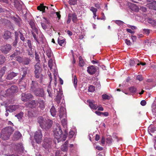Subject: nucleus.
<instances>
[{
  "mask_svg": "<svg viewBox=\"0 0 156 156\" xmlns=\"http://www.w3.org/2000/svg\"><path fill=\"white\" fill-rule=\"evenodd\" d=\"M65 134L63 135L62 133V130L59 124L57 126L54 130V134L55 137L57 140L58 142L61 141H64L66 140L67 134V131L65 130Z\"/></svg>",
  "mask_w": 156,
  "mask_h": 156,
  "instance_id": "f257e3e1",
  "label": "nucleus"
},
{
  "mask_svg": "<svg viewBox=\"0 0 156 156\" xmlns=\"http://www.w3.org/2000/svg\"><path fill=\"white\" fill-rule=\"evenodd\" d=\"M37 122L42 129L47 130L50 129L52 126V121L49 119H46L42 117H39L37 119Z\"/></svg>",
  "mask_w": 156,
  "mask_h": 156,
  "instance_id": "f03ea898",
  "label": "nucleus"
},
{
  "mask_svg": "<svg viewBox=\"0 0 156 156\" xmlns=\"http://www.w3.org/2000/svg\"><path fill=\"white\" fill-rule=\"evenodd\" d=\"M13 131V128L10 126L5 127L2 131L1 137L4 140H8Z\"/></svg>",
  "mask_w": 156,
  "mask_h": 156,
  "instance_id": "7ed1b4c3",
  "label": "nucleus"
},
{
  "mask_svg": "<svg viewBox=\"0 0 156 156\" xmlns=\"http://www.w3.org/2000/svg\"><path fill=\"white\" fill-rule=\"evenodd\" d=\"M34 137L36 142L38 144H40L42 141V137L41 130H38L36 131L34 133Z\"/></svg>",
  "mask_w": 156,
  "mask_h": 156,
  "instance_id": "20e7f679",
  "label": "nucleus"
},
{
  "mask_svg": "<svg viewBox=\"0 0 156 156\" xmlns=\"http://www.w3.org/2000/svg\"><path fill=\"white\" fill-rule=\"evenodd\" d=\"M11 46L8 44L1 46L0 47V50L3 53L7 54L11 50Z\"/></svg>",
  "mask_w": 156,
  "mask_h": 156,
  "instance_id": "39448f33",
  "label": "nucleus"
},
{
  "mask_svg": "<svg viewBox=\"0 0 156 156\" xmlns=\"http://www.w3.org/2000/svg\"><path fill=\"white\" fill-rule=\"evenodd\" d=\"M33 92L36 96L43 97L44 96L43 89L41 88H37Z\"/></svg>",
  "mask_w": 156,
  "mask_h": 156,
  "instance_id": "423d86ee",
  "label": "nucleus"
},
{
  "mask_svg": "<svg viewBox=\"0 0 156 156\" xmlns=\"http://www.w3.org/2000/svg\"><path fill=\"white\" fill-rule=\"evenodd\" d=\"M21 96V99L23 101H27L32 98L33 97V96L30 94H26L23 93Z\"/></svg>",
  "mask_w": 156,
  "mask_h": 156,
  "instance_id": "0eeeda50",
  "label": "nucleus"
},
{
  "mask_svg": "<svg viewBox=\"0 0 156 156\" xmlns=\"http://www.w3.org/2000/svg\"><path fill=\"white\" fill-rule=\"evenodd\" d=\"M18 91L17 88L15 86H12L9 88L7 89L6 91V93L8 94H12Z\"/></svg>",
  "mask_w": 156,
  "mask_h": 156,
  "instance_id": "6e6552de",
  "label": "nucleus"
},
{
  "mask_svg": "<svg viewBox=\"0 0 156 156\" xmlns=\"http://www.w3.org/2000/svg\"><path fill=\"white\" fill-rule=\"evenodd\" d=\"M55 90L56 91L57 94L56 96L55 100L57 102V103L59 104L61 102V100L62 98V91L61 90L59 89V91H58L57 90H55Z\"/></svg>",
  "mask_w": 156,
  "mask_h": 156,
  "instance_id": "1a4fd4ad",
  "label": "nucleus"
},
{
  "mask_svg": "<svg viewBox=\"0 0 156 156\" xmlns=\"http://www.w3.org/2000/svg\"><path fill=\"white\" fill-rule=\"evenodd\" d=\"M87 102L88 103L89 106L91 109L96 110L98 108V105L95 104L94 101L89 100L87 101Z\"/></svg>",
  "mask_w": 156,
  "mask_h": 156,
  "instance_id": "9d476101",
  "label": "nucleus"
},
{
  "mask_svg": "<svg viewBox=\"0 0 156 156\" xmlns=\"http://www.w3.org/2000/svg\"><path fill=\"white\" fill-rule=\"evenodd\" d=\"M38 105L37 101L32 100L28 103L26 104V106L31 108H34L36 107Z\"/></svg>",
  "mask_w": 156,
  "mask_h": 156,
  "instance_id": "9b49d317",
  "label": "nucleus"
},
{
  "mask_svg": "<svg viewBox=\"0 0 156 156\" xmlns=\"http://www.w3.org/2000/svg\"><path fill=\"white\" fill-rule=\"evenodd\" d=\"M96 71V69L93 66H90L87 68V72L90 75L94 74Z\"/></svg>",
  "mask_w": 156,
  "mask_h": 156,
  "instance_id": "f8f14e48",
  "label": "nucleus"
},
{
  "mask_svg": "<svg viewBox=\"0 0 156 156\" xmlns=\"http://www.w3.org/2000/svg\"><path fill=\"white\" fill-rule=\"evenodd\" d=\"M37 103L39 104V107L41 109L43 110L45 107L46 103L45 101L41 99H38L37 101Z\"/></svg>",
  "mask_w": 156,
  "mask_h": 156,
  "instance_id": "ddd939ff",
  "label": "nucleus"
},
{
  "mask_svg": "<svg viewBox=\"0 0 156 156\" xmlns=\"http://www.w3.org/2000/svg\"><path fill=\"white\" fill-rule=\"evenodd\" d=\"M18 74V73L11 72L9 73L6 76L5 79L6 80H12L14 77L16 76Z\"/></svg>",
  "mask_w": 156,
  "mask_h": 156,
  "instance_id": "4468645a",
  "label": "nucleus"
},
{
  "mask_svg": "<svg viewBox=\"0 0 156 156\" xmlns=\"http://www.w3.org/2000/svg\"><path fill=\"white\" fill-rule=\"evenodd\" d=\"M38 84L37 82L35 81H32V83L30 84V89L33 92L38 88Z\"/></svg>",
  "mask_w": 156,
  "mask_h": 156,
  "instance_id": "2eb2a0df",
  "label": "nucleus"
},
{
  "mask_svg": "<svg viewBox=\"0 0 156 156\" xmlns=\"http://www.w3.org/2000/svg\"><path fill=\"white\" fill-rule=\"evenodd\" d=\"M19 108V106L18 105H9L8 108L10 112H12L18 109Z\"/></svg>",
  "mask_w": 156,
  "mask_h": 156,
  "instance_id": "dca6fc26",
  "label": "nucleus"
},
{
  "mask_svg": "<svg viewBox=\"0 0 156 156\" xmlns=\"http://www.w3.org/2000/svg\"><path fill=\"white\" fill-rule=\"evenodd\" d=\"M146 6L150 9L156 10V2H152L147 4Z\"/></svg>",
  "mask_w": 156,
  "mask_h": 156,
  "instance_id": "f3484780",
  "label": "nucleus"
},
{
  "mask_svg": "<svg viewBox=\"0 0 156 156\" xmlns=\"http://www.w3.org/2000/svg\"><path fill=\"white\" fill-rule=\"evenodd\" d=\"M12 19L15 22V23L19 26H20L22 24V20L19 16L13 17Z\"/></svg>",
  "mask_w": 156,
  "mask_h": 156,
  "instance_id": "a211bd4d",
  "label": "nucleus"
},
{
  "mask_svg": "<svg viewBox=\"0 0 156 156\" xmlns=\"http://www.w3.org/2000/svg\"><path fill=\"white\" fill-rule=\"evenodd\" d=\"M53 65V61L52 59H50L48 62V66L50 68V70L53 72V70H54L53 74L54 76L55 74H57L56 70L55 69H53L52 68Z\"/></svg>",
  "mask_w": 156,
  "mask_h": 156,
  "instance_id": "6ab92c4d",
  "label": "nucleus"
},
{
  "mask_svg": "<svg viewBox=\"0 0 156 156\" xmlns=\"http://www.w3.org/2000/svg\"><path fill=\"white\" fill-rule=\"evenodd\" d=\"M66 109L65 108L61 107L59 109V117L60 118L63 116H66Z\"/></svg>",
  "mask_w": 156,
  "mask_h": 156,
  "instance_id": "aec40b11",
  "label": "nucleus"
},
{
  "mask_svg": "<svg viewBox=\"0 0 156 156\" xmlns=\"http://www.w3.org/2000/svg\"><path fill=\"white\" fill-rule=\"evenodd\" d=\"M68 141L66 140L61 147V149L63 151H67L68 149Z\"/></svg>",
  "mask_w": 156,
  "mask_h": 156,
  "instance_id": "412c9836",
  "label": "nucleus"
},
{
  "mask_svg": "<svg viewBox=\"0 0 156 156\" xmlns=\"http://www.w3.org/2000/svg\"><path fill=\"white\" fill-rule=\"evenodd\" d=\"M29 24L32 29L35 32H37V29L35 27L34 22L33 20H31L29 22Z\"/></svg>",
  "mask_w": 156,
  "mask_h": 156,
  "instance_id": "4be33fe9",
  "label": "nucleus"
},
{
  "mask_svg": "<svg viewBox=\"0 0 156 156\" xmlns=\"http://www.w3.org/2000/svg\"><path fill=\"white\" fill-rule=\"evenodd\" d=\"M15 35L16 36L18 37V36H19L20 39L23 41H24L25 40V38L22 33L20 31L15 32Z\"/></svg>",
  "mask_w": 156,
  "mask_h": 156,
  "instance_id": "5701e85b",
  "label": "nucleus"
},
{
  "mask_svg": "<svg viewBox=\"0 0 156 156\" xmlns=\"http://www.w3.org/2000/svg\"><path fill=\"white\" fill-rule=\"evenodd\" d=\"M130 9L133 11L137 12L139 10L138 7L134 4L131 3L130 5Z\"/></svg>",
  "mask_w": 156,
  "mask_h": 156,
  "instance_id": "b1692460",
  "label": "nucleus"
},
{
  "mask_svg": "<svg viewBox=\"0 0 156 156\" xmlns=\"http://www.w3.org/2000/svg\"><path fill=\"white\" fill-rule=\"evenodd\" d=\"M21 136L20 133L18 131H16L14 134L13 138L15 140H17L19 139Z\"/></svg>",
  "mask_w": 156,
  "mask_h": 156,
  "instance_id": "393cba45",
  "label": "nucleus"
},
{
  "mask_svg": "<svg viewBox=\"0 0 156 156\" xmlns=\"http://www.w3.org/2000/svg\"><path fill=\"white\" fill-rule=\"evenodd\" d=\"M31 61L30 58L27 57H24L23 58L22 64L23 65H28L29 64Z\"/></svg>",
  "mask_w": 156,
  "mask_h": 156,
  "instance_id": "a878e982",
  "label": "nucleus"
},
{
  "mask_svg": "<svg viewBox=\"0 0 156 156\" xmlns=\"http://www.w3.org/2000/svg\"><path fill=\"white\" fill-rule=\"evenodd\" d=\"M45 8H46L47 9H48V7L44 6L43 4H41L40 5L37 6V9L38 10H40L41 11H42L43 12H45Z\"/></svg>",
  "mask_w": 156,
  "mask_h": 156,
  "instance_id": "bb28decb",
  "label": "nucleus"
},
{
  "mask_svg": "<svg viewBox=\"0 0 156 156\" xmlns=\"http://www.w3.org/2000/svg\"><path fill=\"white\" fill-rule=\"evenodd\" d=\"M69 15L71 16L73 22V23H76L77 21V17L76 13H73L72 14H69Z\"/></svg>",
  "mask_w": 156,
  "mask_h": 156,
  "instance_id": "cd10ccee",
  "label": "nucleus"
},
{
  "mask_svg": "<svg viewBox=\"0 0 156 156\" xmlns=\"http://www.w3.org/2000/svg\"><path fill=\"white\" fill-rule=\"evenodd\" d=\"M11 34V33L10 31H5L3 36V38L5 39H8L10 37Z\"/></svg>",
  "mask_w": 156,
  "mask_h": 156,
  "instance_id": "c85d7f7f",
  "label": "nucleus"
},
{
  "mask_svg": "<svg viewBox=\"0 0 156 156\" xmlns=\"http://www.w3.org/2000/svg\"><path fill=\"white\" fill-rule=\"evenodd\" d=\"M20 53L21 52L20 50L16 49L14 51L13 53L10 56V57L12 58H14L16 57H16L18 56L19 55Z\"/></svg>",
  "mask_w": 156,
  "mask_h": 156,
  "instance_id": "c756f323",
  "label": "nucleus"
},
{
  "mask_svg": "<svg viewBox=\"0 0 156 156\" xmlns=\"http://www.w3.org/2000/svg\"><path fill=\"white\" fill-rule=\"evenodd\" d=\"M50 112L52 116L53 117H55V116L57 111L56 110L54 106H53L51 107L50 109Z\"/></svg>",
  "mask_w": 156,
  "mask_h": 156,
  "instance_id": "7c9ffc66",
  "label": "nucleus"
},
{
  "mask_svg": "<svg viewBox=\"0 0 156 156\" xmlns=\"http://www.w3.org/2000/svg\"><path fill=\"white\" fill-rule=\"evenodd\" d=\"M139 61L136 59H130L129 61V65L131 66H133L136 64H137V62H139Z\"/></svg>",
  "mask_w": 156,
  "mask_h": 156,
  "instance_id": "2f4dec72",
  "label": "nucleus"
},
{
  "mask_svg": "<svg viewBox=\"0 0 156 156\" xmlns=\"http://www.w3.org/2000/svg\"><path fill=\"white\" fill-rule=\"evenodd\" d=\"M5 61V57L2 55H0V65L3 64Z\"/></svg>",
  "mask_w": 156,
  "mask_h": 156,
  "instance_id": "473e14b6",
  "label": "nucleus"
},
{
  "mask_svg": "<svg viewBox=\"0 0 156 156\" xmlns=\"http://www.w3.org/2000/svg\"><path fill=\"white\" fill-rule=\"evenodd\" d=\"M79 66L80 67L83 66L85 64V62L83 61V59L82 58V57L81 56H80L79 57Z\"/></svg>",
  "mask_w": 156,
  "mask_h": 156,
  "instance_id": "72a5a7b5",
  "label": "nucleus"
},
{
  "mask_svg": "<svg viewBox=\"0 0 156 156\" xmlns=\"http://www.w3.org/2000/svg\"><path fill=\"white\" fill-rule=\"evenodd\" d=\"M152 111L154 115H156V104H153L152 106Z\"/></svg>",
  "mask_w": 156,
  "mask_h": 156,
  "instance_id": "f704fd0d",
  "label": "nucleus"
},
{
  "mask_svg": "<svg viewBox=\"0 0 156 156\" xmlns=\"http://www.w3.org/2000/svg\"><path fill=\"white\" fill-rule=\"evenodd\" d=\"M26 84L25 83H23V85H21V83L20 85V89L21 91H23L26 90Z\"/></svg>",
  "mask_w": 156,
  "mask_h": 156,
  "instance_id": "c9c22d12",
  "label": "nucleus"
},
{
  "mask_svg": "<svg viewBox=\"0 0 156 156\" xmlns=\"http://www.w3.org/2000/svg\"><path fill=\"white\" fill-rule=\"evenodd\" d=\"M62 124L63 127L64 128H66L67 124V120L66 119H64L62 120Z\"/></svg>",
  "mask_w": 156,
  "mask_h": 156,
  "instance_id": "e433bc0d",
  "label": "nucleus"
},
{
  "mask_svg": "<svg viewBox=\"0 0 156 156\" xmlns=\"http://www.w3.org/2000/svg\"><path fill=\"white\" fill-rule=\"evenodd\" d=\"M39 62H37L35 65V70H37V71H41V69L40 66Z\"/></svg>",
  "mask_w": 156,
  "mask_h": 156,
  "instance_id": "4c0bfd02",
  "label": "nucleus"
},
{
  "mask_svg": "<svg viewBox=\"0 0 156 156\" xmlns=\"http://www.w3.org/2000/svg\"><path fill=\"white\" fill-rule=\"evenodd\" d=\"M58 42L59 45L61 46H62L65 44V40L64 39L60 40V39L58 38Z\"/></svg>",
  "mask_w": 156,
  "mask_h": 156,
  "instance_id": "58836bf2",
  "label": "nucleus"
},
{
  "mask_svg": "<svg viewBox=\"0 0 156 156\" xmlns=\"http://www.w3.org/2000/svg\"><path fill=\"white\" fill-rule=\"evenodd\" d=\"M74 87L76 88L77 86V80L76 76H74L73 79Z\"/></svg>",
  "mask_w": 156,
  "mask_h": 156,
  "instance_id": "ea45409f",
  "label": "nucleus"
},
{
  "mask_svg": "<svg viewBox=\"0 0 156 156\" xmlns=\"http://www.w3.org/2000/svg\"><path fill=\"white\" fill-rule=\"evenodd\" d=\"M102 98L103 99L110 100L111 98L110 96L107 94H103L102 95Z\"/></svg>",
  "mask_w": 156,
  "mask_h": 156,
  "instance_id": "a19ab883",
  "label": "nucleus"
},
{
  "mask_svg": "<svg viewBox=\"0 0 156 156\" xmlns=\"http://www.w3.org/2000/svg\"><path fill=\"white\" fill-rule=\"evenodd\" d=\"M41 71H37V70H35V76L37 78H39L40 75H41Z\"/></svg>",
  "mask_w": 156,
  "mask_h": 156,
  "instance_id": "79ce46f5",
  "label": "nucleus"
},
{
  "mask_svg": "<svg viewBox=\"0 0 156 156\" xmlns=\"http://www.w3.org/2000/svg\"><path fill=\"white\" fill-rule=\"evenodd\" d=\"M23 113L22 112H20L19 113L15 115L19 119H20L22 118Z\"/></svg>",
  "mask_w": 156,
  "mask_h": 156,
  "instance_id": "37998d69",
  "label": "nucleus"
},
{
  "mask_svg": "<svg viewBox=\"0 0 156 156\" xmlns=\"http://www.w3.org/2000/svg\"><path fill=\"white\" fill-rule=\"evenodd\" d=\"M136 88L134 87H132L129 88V91L132 93H134L136 91Z\"/></svg>",
  "mask_w": 156,
  "mask_h": 156,
  "instance_id": "c03bdc74",
  "label": "nucleus"
},
{
  "mask_svg": "<svg viewBox=\"0 0 156 156\" xmlns=\"http://www.w3.org/2000/svg\"><path fill=\"white\" fill-rule=\"evenodd\" d=\"M23 58L20 56H17L16 57V60L20 63H22Z\"/></svg>",
  "mask_w": 156,
  "mask_h": 156,
  "instance_id": "a18cd8bd",
  "label": "nucleus"
},
{
  "mask_svg": "<svg viewBox=\"0 0 156 156\" xmlns=\"http://www.w3.org/2000/svg\"><path fill=\"white\" fill-rule=\"evenodd\" d=\"M77 0H69V4L71 5H74L77 3Z\"/></svg>",
  "mask_w": 156,
  "mask_h": 156,
  "instance_id": "49530a36",
  "label": "nucleus"
},
{
  "mask_svg": "<svg viewBox=\"0 0 156 156\" xmlns=\"http://www.w3.org/2000/svg\"><path fill=\"white\" fill-rule=\"evenodd\" d=\"M47 55L49 58H50L52 55L51 51L50 49L48 50L46 52Z\"/></svg>",
  "mask_w": 156,
  "mask_h": 156,
  "instance_id": "de8ad7c7",
  "label": "nucleus"
},
{
  "mask_svg": "<svg viewBox=\"0 0 156 156\" xmlns=\"http://www.w3.org/2000/svg\"><path fill=\"white\" fill-rule=\"evenodd\" d=\"M6 70L7 68L5 66H3L0 70V73L4 75Z\"/></svg>",
  "mask_w": 156,
  "mask_h": 156,
  "instance_id": "09e8293b",
  "label": "nucleus"
},
{
  "mask_svg": "<svg viewBox=\"0 0 156 156\" xmlns=\"http://www.w3.org/2000/svg\"><path fill=\"white\" fill-rule=\"evenodd\" d=\"M47 91L48 93L49 96L51 97L52 96V89L50 87H48L47 90Z\"/></svg>",
  "mask_w": 156,
  "mask_h": 156,
  "instance_id": "8fccbe9b",
  "label": "nucleus"
},
{
  "mask_svg": "<svg viewBox=\"0 0 156 156\" xmlns=\"http://www.w3.org/2000/svg\"><path fill=\"white\" fill-rule=\"evenodd\" d=\"M95 87L92 85L90 86L89 87L88 90L90 92H92L94 91Z\"/></svg>",
  "mask_w": 156,
  "mask_h": 156,
  "instance_id": "3c124183",
  "label": "nucleus"
},
{
  "mask_svg": "<svg viewBox=\"0 0 156 156\" xmlns=\"http://www.w3.org/2000/svg\"><path fill=\"white\" fill-rule=\"evenodd\" d=\"M112 142V139L111 136H109L106 139V142L107 144H111Z\"/></svg>",
  "mask_w": 156,
  "mask_h": 156,
  "instance_id": "603ef678",
  "label": "nucleus"
},
{
  "mask_svg": "<svg viewBox=\"0 0 156 156\" xmlns=\"http://www.w3.org/2000/svg\"><path fill=\"white\" fill-rule=\"evenodd\" d=\"M18 37L15 36V40L13 43V45L14 47L16 46L17 45V43L18 42Z\"/></svg>",
  "mask_w": 156,
  "mask_h": 156,
  "instance_id": "864d4df0",
  "label": "nucleus"
},
{
  "mask_svg": "<svg viewBox=\"0 0 156 156\" xmlns=\"http://www.w3.org/2000/svg\"><path fill=\"white\" fill-rule=\"evenodd\" d=\"M74 134V131L73 130H71L69 132V138H72L73 137Z\"/></svg>",
  "mask_w": 156,
  "mask_h": 156,
  "instance_id": "5fc2aeb1",
  "label": "nucleus"
},
{
  "mask_svg": "<svg viewBox=\"0 0 156 156\" xmlns=\"http://www.w3.org/2000/svg\"><path fill=\"white\" fill-rule=\"evenodd\" d=\"M35 59L37 61V62H40V57L39 55L36 52L35 53Z\"/></svg>",
  "mask_w": 156,
  "mask_h": 156,
  "instance_id": "6e6d98bb",
  "label": "nucleus"
},
{
  "mask_svg": "<svg viewBox=\"0 0 156 156\" xmlns=\"http://www.w3.org/2000/svg\"><path fill=\"white\" fill-rule=\"evenodd\" d=\"M90 10L93 12V13H96L97 11V9L94 8L93 7H91L90 8Z\"/></svg>",
  "mask_w": 156,
  "mask_h": 156,
  "instance_id": "4d7b16f0",
  "label": "nucleus"
},
{
  "mask_svg": "<svg viewBox=\"0 0 156 156\" xmlns=\"http://www.w3.org/2000/svg\"><path fill=\"white\" fill-rule=\"evenodd\" d=\"M27 44L29 48L31 49H32V45L31 44V41L30 40H27Z\"/></svg>",
  "mask_w": 156,
  "mask_h": 156,
  "instance_id": "13d9d810",
  "label": "nucleus"
},
{
  "mask_svg": "<svg viewBox=\"0 0 156 156\" xmlns=\"http://www.w3.org/2000/svg\"><path fill=\"white\" fill-rule=\"evenodd\" d=\"M115 23L119 25H121L123 24L124 23V22L122 21L118 20L115 21Z\"/></svg>",
  "mask_w": 156,
  "mask_h": 156,
  "instance_id": "bf43d9fd",
  "label": "nucleus"
},
{
  "mask_svg": "<svg viewBox=\"0 0 156 156\" xmlns=\"http://www.w3.org/2000/svg\"><path fill=\"white\" fill-rule=\"evenodd\" d=\"M105 143V139L104 136H102L101 140V144L104 145Z\"/></svg>",
  "mask_w": 156,
  "mask_h": 156,
  "instance_id": "052dcab7",
  "label": "nucleus"
},
{
  "mask_svg": "<svg viewBox=\"0 0 156 156\" xmlns=\"http://www.w3.org/2000/svg\"><path fill=\"white\" fill-rule=\"evenodd\" d=\"M143 31L146 34L148 35L150 33V30L149 29H144Z\"/></svg>",
  "mask_w": 156,
  "mask_h": 156,
  "instance_id": "680f3d73",
  "label": "nucleus"
},
{
  "mask_svg": "<svg viewBox=\"0 0 156 156\" xmlns=\"http://www.w3.org/2000/svg\"><path fill=\"white\" fill-rule=\"evenodd\" d=\"M126 43L128 45L130 46L131 44V43L130 40L127 39H126L125 41Z\"/></svg>",
  "mask_w": 156,
  "mask_h": 156,
  "instance_id": "e2e57ef3",
  "label": "nucleus"
},
{
  "mask_svg": "<svg viewBox=\"0 0 156 156\" xmlns=\"http://www.w3.org/2000/svg\"><path fill=\"white\" fill-rule=\"evenodd\" d=\"M140 10L143 12H146L147 10V8L144 7H141L140 8Z\"/></svg>",
  "mask_w": 156,
  "mask_h": 156,
  "instance_id": "0e129e2a",
  "label": "nucleus"
},
{
  "mask_svg": "<svg viewBox=\"0 0 156 156\" xmlns=\"http://www.w3.org/2000/svg\"><path fill=\"white\" fill-rule=\"evenodd\" d=\"M136 79L140 81H141L143 80V77L141 75H138L136 77Z\"/></svg>",
  "mask_w": 156,
  "mask_h": 156,
  "instance_id": "69168bd1",
  "label": "nucleus"
},
{
  "mask_svg": "<svg viewBox=\"0 0 156 156\" xmlns=\"http://www.w3.org/2000/svg\"><path fill=\"white\" fill-rule=\"evenodd\" d=\"M95 85L96 86V87L98 88H100L101 87V85L99 82H97L95 84Z\"/></svg>",
  "mask_w": 156,
  "mask_h": 156,
  "instance_id": "338daca9",
  "label": "nucleus"
},
{
  "mask_svg": "<svg viewBox=\"0 0 156 156\" xmlns=\"http://www.w3.org/2000/svg\"><path fill=\"white\" fill-rule=\"evenodd\" d=\"M61 154L59 151H57L55 153V156H61Z\"/></svg>",
  "mask_w": 156,
  "mask_h": 156,
  "instance_id": "774afa93",
  "label": "nucleus"
}]
</instances>
